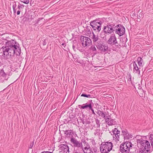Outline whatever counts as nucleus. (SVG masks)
I'll return each instance as SVG.
<instances>
[{
  "label": "nucleus",
  "mask_w": 153,
  "mask_h": 153,
  "mask_svg": "<svg viewBox=\"0 0 153 153\" xmlns=\"http://www.w3.org/2000/svg\"><path fill=\"white\" fill-rule=\"evenodd\" d=\"M6 46L3 48V54L9 56L10 59H15L19 56L21 52V48L18 42L13 39L7 41L6 43Z\"/></svg>",
  "instance_id": "f257e3e1"
},
{
  "label": "nucleus",
  "mask_w": 153,
  "mask_h": 153,
  "mask_svg": "<svg viewBox=\"0 0 153 153\" xmlns=\"http://www.w3.org/2000/svg\"><path fill=\"white\" fill-rule=\"evenodd\" d=\"M137 142L141 145L139 153H151L153 151V150L152 148L151 149L149 142L148 140L141 139L137 140Z\"/></svg>",
  "instance_id": "f03ea898"
},
{
  "label": "nucleus",
  "mask_w": 153,
  "mask_h": 153,
  "mask_svg": "<svg viewBox=\"0 0 153 153\" xmlns=\"http://www.w3.org/2000/svg\"><path fill=\"white\" fill-rule=\"evenodd\" d=\"M113 145L111 142L108 141L102 143L100 146V150L102 153H108L112 149Z\"/></svg>",
  "instance_id": "7ed1b4c3"
},
{
  "label": "nucleus",
  "mask_w": 153,
  "mask_h": 153,
  "mask_svg": "<svg viewBox=\"0 0 153 153\" xmlns=\"http://www.w3.org/2000/svg\"><path fill=\"white\" fill-rule=\"evenodd\" d=\"M131 142L126 141L121 143L120 146L119 151L121 153H128L130 148L133 146Z\"/></svg>",
  "instance_id": "20e7f679"
},
{
  "label": "nucleus",
  "mask_w": 153,
  "mask_h": 153,
  "mask_svg": "<svg viewBox=\"0 0 153 153\" xmlns=\"http://www.w3.org/2000/svg\"><path fill=\"white\" fill-rule=\"evenodd\" d=\"M102 23L101 20L96 19L91 21L90 23V25L94 31L99 33L101 30V25Z\"/></svg>",
  "instance_id": "39448f33"
},
{
  "label": "nucleus",
  "mask_w": 153,
  "mask_h": 153,
  "mask_svg": "<svg viewBox=\"0 0 153 153\" xmlns=\"http://www.w3.org/2000/svg\"><path fill=\"white\" fill-rule=\"evenodd\" d=\"M115 25L114 23L111 24L108 23L104 26L103 31L106 34H111L114 33L115 30Z\"/></svg>",
  "instance_id": "423d86ee"
},
{
  "label": "nucleus",
  "mask_w": 153,
  "mask_h": 153,
  "mask_svg": "<svg viewBox=\"0 0 153 153\" xmlns=\"http://www.w3.org/2000/svg\"><path fill=\"white\" fill-rule=\"evenodd\" d=\"M103 43L101 39H100L95 43V45L98 49L99 50L102 52H105L108 50V47L106 44L103 45Z\"/></svg>",
  "instance_id": "0eeeda50"
},
{
  "label": "nucleus",
  "mask_w": 153,
  "mask_h": 153,
  "mask_svg": "<svg viewBox=\"0 0 153 153\" xmlns=\"http://www.w3.org/2000/svg\"><path fill=\"white\" fill-rule=\"evenodd\" d=\"M116 27L114 31L115 33L121 36L123 35L125 33V27L121 24H118L115 26Z\"/></svg>",
  "instance_id": "6e6552de"
},
{
  "label": "nucleus",
  "mask_w": 153,
  "mask_h": 153,
  "mask_svg": "<svg viewBox=\"0 0 153 153\" xmlns=\"http://www.w3.org/2000/svg\"><path fill=\"white\" fill-rule=\"evenodd\" d=\"M107 42L110 45H115L117 48L118 47L119 44L117 41V38L114 34H112L111 35L109 38L107 40Z\"/></svg>",
  "instance_id": "1a4fd4ad"
},
{
  "label": "nucleus",
  "mask_w": 153,
  "mask_h": 153,
  "mask_svg": "<svg viewBox=\"0 0 153 153\" xmlns=\"http://www.w3.org/2000/svg\"><path fill=\"white\" fill-rule=\"evenodd\" d=\"M80 40L84 47L89 45L92 42L91 39L88 37L81 36Z\"/></svg>",
  "instance_id": "9d476101"
},
{
  "label": "nucleus",
  "mask_w": 153,
  "mask_h": 153,
  "mask_svg": "<svg viewBox=\"0 0 153 153\" xmlns=\"http://www.w3.org/2000/svg\"><path fill=\"white\" fill-rule=\"evenodd\" d=\"M10 73H5L3 69H1L0 71V82H3L5 80H7L10 75Z\"/></svg>",
  "instance_id": "9b49d317"
},
{
  "label": "nucleus",
  "mask_w": 153,
  "mask_h": 153,
  "mask_svg": "<svg viewBox=\"0 0 153 153\" xmlns=\"http://www.w3.org/2000/svg\"><path fill=\"white\" fill-rule=\"evenodd\" d=\"M89 103L87 102L82 105H79V108L82 109L88 108V110H89L90 108L94 106V104L92 102V100H89Z\"/></svg>",
  "instance_id": "f8f14e48"
},
{
  "label": "nucleus",
  "mask_w": 153,
  "mask_h": 153,
  "mask_svg": "<svg viewBox=\"0 0 153 153\" xmlns=\"http://www.w3.org/2000/svg\"><path fill=\"white\" fill-rule=\"evenodd\" d=\"M71 142L72 143L74 147H76L78 148L82 147V143L79 142L77 141V140L75 138H71L70 140Z\"/></svg>",
  "instance_id": "ddd939ff"
},
{
  "label": "nucleus",
  "mask_w": 153,
  "mask_h": 153,
  "mask_svg": "<svg viewBox=\"0 0 153 153\" xmlns=\"http://www.w3.org/2000/svg\"><path fill=\"white\" fill-rule=\"evenodd\" d=\"M122 131L123 133L124 140H128L132 138V135L131 134H129L128 133L127 130H122Z\"/></svg>",
  "instance_id": "4468645a"
},
{
  "label": "nucleus",
  "mask_w": 153,
  "mask_h": 153,
  "mask_svg": "<svg viewBox=\"0 0 153 153\" xmlns=\"http://www.w3.org/2000/svg\"><path fill=\"white\" fill-rule=\"evenodd\" d=\"M64 134H65V136L67 138H74L73 137V135L74 134V132L73 130H67L65 131H63Z\"/></svg>",
  "instance_id": "2eb2a0df"
},
{
  "label": "nucleus",
  "mask_w": 153,
  "mask_h": 153,
  "mask_svg": "<svg viewBox=\"0 0 153 153\" xmlns=\"http://www.w3.org/2000/svg\"><path fill=\"white\" fill-rule=\"evenodd\" d=\"M60 146V149L64 152V153H69V148L67 145L61 144Z\"/></svg>",
  "instance_id": "dca6fc26"
},
{
  "label": "nucleus",
  "mask_w": 153,
  "mask_h": 153,
  "mask_svg": "<svg viewBox=\"0 0 153 153\" xmlns=\"http://www.w3.org/2000/svg\"><path fill=\"white\" fill-rule=\"evenodd\" d=\"M97 113L99 116H100L103 118H104L105 120L108 119V116H106V112L99 110H97Z\"/></svg>",
  "instance_id": "f3484780"
},
{
  "label": "nucleus",
  "mask_w": 153,
  "mask_h": 153,
  "mask_svg": "<svg viewBox=\"0 0 153 153\" xmlns=\"http://www.w3.org/2000/svg\"><path fill=\"white\" fill-rule=\"evenodd\" d=\"M110 116H109L108 117V119L105 120V121L108 126H112L116 124V122L114 119L111 118Z\"/></svg>",
  "instance_id": "a211bd4d"
},
{
  "label": "nucleus",
  "mask_w": 153,
  "mask_h": 153,
  "mask_svg": "<svg viewBox=\"0 0 153 153\" xmlns=\"http://www.w3.org/2000/svg\"><path fill=\"white\" fill-rule=\"evenodd\" d=\"M92 33L93 35L91 38L92 39L93 43L95 44L96 42L98 41L100 39L99 38L98 35H95V34L92 31Z\"/></svg>",
  "instance_id": "6ab92c4d"
},
{
  "label": "nucleus",
  "mask_w": 153,
  "mask_h": 153,
  "mask_svg": "<svg viewBox=\"0 0 153 153\" xmlns=\"http://www.w3.org/2000/svg\"><path fill=\"white\" fill-rule=\"evenodd\" d=\"M93 91H91L90 92V94H85V93H83L81 95V97H84L86 98H95L96 95H93L92 94H93Z\"/></svg>",
  "instance_id": "aec40b11"
},
{
  "label": "nucleus",
  "mask_w": 153,
  "mask_h": 153,
  "mask_svg": "<svg viewBox=\"0 0 153 153\" xmlns=\"http://www.w3.org/2000/svg\"><path fill=\"white\" fill-rule=\"evenodd\" d=\"M133 65L134 67L133 71H135L136 73L139 75L140 74L139 69L138 68L137 64L135 61H134L133 62Z\"/></svg>",
  "instance_id": "412c9836"
},
{
  "label": "nucleus",
  "mask_w": 153,
  "mask_h": 153,
  "mask_svg": "<svg viewBox=\"0 0 153 153\" xmlns=\"http://www.w3.org/2000/svg\"><path fill=\"white\" fill-rule=\"evenodd\" d=\"M80 120L83 124H89L91 123V122L89 119V117H86L83 118H81Z\"/></svg>",
  "instance_id": "4be33fe9"
},
{
  "label": "nucleus",
  "mask_w": 153,
  "mask_h": 153,
  "mask_svg": "<svg viewBox=\"0 0 153 153\" xmlns=\"http://www.w3.org/2000/svg\"><path fill=\"white\" fill-rule=\"evenodd\" d=\"M116 130L117 128H115L112 131V132L113 133V134L115 136V137H114V136H113V138H115L114 139L116 140H117L119 141L120 135L117 134V132L116 131H117Z\"/></svg>",
  "instance_id": "5701e85b"
},
{
  "label": "nucleus",
  "mask_w": 153,
  "mask_h": 153,
  "mask_svg": "<svg viewBox=\"0 0 153 153\" xmlns=\"http://www.w3.org/2000/svg\"><path fill=\"white\" fill-rule=\"evenodd\" d=\"M138 65L140 67H142L144 64L143 59L140 57H138L137 59Z\"/></svg>",
  "instance_id": "b1692460"
},
{
  "label": "nucleus",
  "mask_w": 153,
  "mask_h": 153,
  "mask_svg": "<svg viewBox=\"0 0 153 153\" xmlns=\"http://www.w3.org/2000/svg\"><path fill=\"white\" fill-rule=\"evenodd\" d=\"M84 146L85 147H84V146L82 145V149L83 151V150L85 151L86 150H90L91 148L88 143L87 142L85 144Z\"/></svg>",
  "instance_id": "393cba45"
},
{
  "label": "nucleus",
  "mask_w": 153,
  "mask_h": 153,
  "mask_svg": "<svg viewBox=\"0 0 153 153\" xmlns=\"http://www.w3.org/2000/svg\"><path fill=\"white\" fill-rule=\"evenodd\" d=\"M18 3H19V2L14 1L13 3V8L14 13H16V7L17 5L18 4Z\"/></svg>",
  "instance_id": "a878e982"
},
{
  "label": "nucleus",
  "mask_w": 153,
  "mask_h": 153,
  "mask_svg": "<svg viewBox=\"0 0 153 153\" xmlns=\"http://www.w3.org/2000/svg\"><path fill=\"white\" fill-rule=\"evenodd\" d=\"M149 139L150 143L152 148L153 150V134H150L149 135Z\"/></svg>",
  "instance_id": "bb28decb"
},
{
  "label": "nucleus",
  "mask_w": 153,
  "mask_h": 153,
  "mask_svg": "<svg viewBox=\"0 0 153 153\" xmlns=\"http://www.w3.org/2000/svg\"><path fill=\"white\" fill-rule=\"evenodd\" d=\"M95 120L97 128H99L100 126V120L97 118H95Z\"/></svg>",
  "instance_id": "cd10ccee"
},
{
  "label": "nucleus",
  "mask_w": 153,
  "mask_h": 153,
  "mask_svg": "<svg viewBox=\"0 0 153 153\" xmlns=\"http://www.w3.org/2000/svg\"><path fill=\"white\" fill-rule=\"evenodd\" d=\"M74 61L76 62H77L81 64H83V61L82 60H81L79 58H76L74 60Z\"/></svg>",
  "instance_id": "c85d7f7f"
},
{
  "label": "nucleus",
  "mask_w": 153,
  "mask_h": 153,
  "mask_svg": "<svg viewBox=\"0 0 153 153\" xmlns=\"http://www.w3.org/2000/svg\"><path fill=\"white\" fill-rule=\"evenodd\" d=\"M24 7V5L23 4H22L20 3H18V8L19 9H20V10H21L23 9Z\"/></svg>",
  "instance_id": "c756f323"
},
{
  "label": "nucleus",
  "mask_w": 153,
  "mask_h": 153,
  "mask_svg": "<svg viewBox=\"0 0 153 153\" xmlns=\"http://www.w3.org/2000/svg\"><path fill=\"white\" fill-rule=\"evenodd\" d=\"M90 49L93 51H97V49L95 46L94 45H92L90 48Z\"/></svg>",
  "instance_id": "7c9ffc66"
},
{
  "label": "nucleus",
  "mask_w": 153,
  "mask_h": 153,
  "mask_svg": "<svg viewBox=\"0 0 153 153\" xmlns=\"http://www.w3.org/2000/svg\"><path fill=\"white\" fill-rule=\"evenodd\" d=\"M83 152L84 153H93L91 149H90V150H86L85 151L84 150H83Z\"/></svg>",
  "instance_id": "2f4dec72"
},
{
  "label": "nucleus",
  "mask_w": 153,
  "mask_h": 153,
  "mask_svg": "<svg viewBox=\"0 0 153 153\" xmlns=\"http://www.w3.org/2000/svg\"><path fill=\"white\" fill-rule=\"evenodd\" d=\"M21 1L25 4H28L29 2V0H20Z\"/></svg>",
  "instance_id": "473e14b6"
},
{
  "label": "nucleus",
  "mask_w": 153,
  "mask_h": 153,
  "mask_svg": "<svg viewBox=\"0 0 153 153\" xmlns=\"http://www.w3.org/2000/svg\"><path fill=\"white\" fill-rule=\"evenodd\" d=\"M87 32V34L86 35L88 36H90V35L91 34V32L90 30H88L86 31Z\"/></svg>",
  "instance_id": "72a5a7b5"
},
{
  "label": "nucleus",
  "mask_w": 153,
  "mask_h": 153,
  "mask_svg": "<svg viewBox=\"0 0 153 153\" xmlns=\"http://www.w3.org/2000/svg\"><path fill=\"white\" fill-rule=\"evenodd\" d=\"M34 144V141H32V142H31L30 143L29 146V148L30 149H31L32 147L33 146Z\"/></svg>",
  "instance_id": "f704fd0d"
},
{
  "label": "nucleus",
  "mask_w": 153,
  "mask_h": 153,
  "mask_svg": "<svg viewBox=\"0 0 153 153\" xmlns=\"http://www.w3.org/2000/svg\"><path fill=\"white\" fill-rule=\"evenodd\" d=\"M89 110H91L92 111V114H94V115H96L93 108V107H92L91 108H90V109Z\"/></svg>",
  "instance_id": "c9c22d12"
},
{
  "label": "nucleus",
  "mask_w": 153,
  "mask_h": 153,
  "mask_svg": "<svg viewBox=\"0 0 153 153\" xmlns=\"http://www.w3.org/2000/svg\"><path fill=\"white\" fill-rule=\"evenodd\" d=\"M28 19L26 17L24 16L22 19V20L24 22L27 21Z\"/></svg>",
  "instance_id": "e433bc0d"
},
{
  "label": "nucleus",
  "mask_w": 153,
  "mask_h": 153,
  "mask_svg": "<svg viewBox=\"0 0 153 153\" xmlns=\"http://www.w3.org/2000/svg\"><path fill=\"white\" fill-rule=\"evenodd\" d=\"M81 143H83L85 144L87 143V142H86L84 139H82Z\"/></svg>",
  "instance_id": "4c0bfd02"
},
{
  "label": "nucleus",
  "mask_w": 153,
  "mask_h": 153,
  "mask_svg": "<svg viewBox=\"0 0 153 153\" xmlns=\"http://www.w3.org/2000/svg\"><path fill=\"white\" fill-rule=\"evenodd\" d=\"M43 19V18H39L37 20L36 22V24H38L39 23V22L41 20Z\"/></svg>",
  "instance_id": "58836bf2"
},
{
  "label": "nucleus",
  "mask_w": 153,
  "mask_h": 153,
  "mask_svg": "<svg viewBox=\"0 0 153 153\" xmlns=\"http://www.w3.org/2000/svg\"><path fill=\"white\" fill-rule=\"evenodd\" d=\"M42 41H43V42H42L43 45L44 46L46 45L47 42L45 41V40L44 39V40L43 41L42 40Z\"/></svg>",
  "instance_id": "ea45409f"
},
{
  "label": "nucleus",
  "mask_w": 153,
  "mask_h": 153,
  "mask_svg": "<svg viewBox=\"0 0 153 153\" xmlns=\"http://www.w3.org/2000/svg\"><path fill=\"white\" fill-rule=\"evenodd\" d=\"M97 148H94L93 149V150L95 153H96L97 152Z\"/></svg>",
  "instance_id": "a19ab883"
},
{
  "label": "nucleus",
  "mask_w": 153,
  "mask_h": 153,
  "mask_svg": "<svg viewBox=\"0 0 153 153\" xmlns=\"http://www.w3.org/2000/svg\"><path fill=\"white\" fill-rule=\"evenodd\" d=\"M21 11V10H18L17 11V12H16V13H17V15H18L20 14V12Z\"/></svg>",
  "instance_id": "79ce46f5"
},
{
  "label": "nucleus",
  "mask_w": 153,
  "mask_h": 153,
  "mask_svg": "<svg viewBox=\"0 0 153 153\" xmlns=\"http://www.w3.org/2000/svg\"><path fill=\"white\" fill-rule=\"evenodd\" d=\"M117 131H116L117 132V134L118 135H120V131L118 130L117 128V130H116Z\"/></svg>",
  "instance_id": "37998d69"
},
{
  "label": "nucleus",
  "mask_w": 153,
  "mask_h": 153,
  "mask_svg": "<svg viewBox=\"0 0 153 153\" xmlns=\"http://www.w3.org/2000/svg\"><path fill=\"white\" fill-rule=\"evenodd\" d=\"M86 28L87 30H90L91 27L90 26H87L86 27Z\"/></svg>",
  "instance_id": "c03bdc74"
},
{
  "label": "nucleus",
  "mask_w": 153,
  "mask_h": 153,
  "mask_svg": "<svg viewBox=\"0 0 153 153\" xmlns=\"http://www.w3.org/2000/svg\"><path fill=\"white\" fill-rule=\"evenodd\" d=\"M138 85V88L139 89H140L142 88V87H141V86L140 85V84H139Z\"/></svg>",
  "instance_id": "a18cd8bd"
},
{
  "label": "nucleus",
  "mask_w": 153,
  "mask_h": 153,
  "mask_svg": "<svg viewBox=\"0 0 153 153\" xmlns=\"http://www.w3.org/2000/svg\"><path fill=\"white\" fill-rule=\"evenodd\" d=\"M62 45L65 47L66 46V43L65 42L63 43H62Z\"/></svg>",
  "instance_id": "49530a36"
},
{
  "label": "nucleus",
  "mask_w": 153,
  "mask_h": 153,
  "mask_svg": "<svg viewBox=\"0 0 153 153\" xmlns=\"http://www.w3.org/2000/svg\"><path fill=\"white\" fill-rule=\"evenodd\" d=\"M137 18H138V19H140L142 17L141 16H140V15H139V16H138V14H137Z\"/></svg>",
  "instance_id": "de8ad7c7"
},
{
  "label": "nucleus",
  "mask_w": 153,
  "mask_h": 153,
  "mask_svg": "<svg viewBox=\"0 0 153 153\" xmlns=\"http://www.w3.org/2000/svg\"><path fill=\"white\" fill-rule=\"evenodd\" d=\"M72 47H73V50L75 51V46L74 45H73V46H72Z\"/></svg>",
  "instance_id": "09e8293b"
},
{
  "label": "nucleus",
  "mask_w": 153,
  "mask_h": 153,
  "mask_svg": "<svg viewBox=\"0 0 153 153\" xmlns=\"http://www.w3.org/2000/svg\"><path fill=\"white\" fill-rule=\"evenodd\" d=\"M73 153H81V152H79L75 151V152H73Z\"/></svg>",
  "instance_id": "8fccbe9b"
},
{
  "label": "nucleus",
  "mask_w": 153,
  "mask_h": 153,
  "mask_svg": "<svg viewBox=\"0 0 153 153\" xmlns=\"http://www.w3.org/2000/svg\"><path fill=\"white\" fill-rule=\"evenodd\" d=\"M82 117L81 118H80V119L81 118H85L86 117H85V115H84V114H82Z\"/></svg>",
  "instance_id": "3c124183"
},
{
  "label": "nucleus",
  "mask_w": 153,
  "mask_h": 153,
  "mask_svg": "<svg viewBox=\"0 0 153 153\" xmlns=\"http://www.w3.org/2000/svg\"><path fill=\"white\" fill-rule=\"evenodd\" d=\"M99 129H96V133H98L99 131Z\"/></svg>",
  "instance_id": "603ef678"
},
{
  "label": "nucleus",
  "mask_w": 153,
  "mask_h": 153,
  "mask_svg": "<svg viewBox=\"0 0 153 153\" xmlns=\"http://www.w3.org/2000/svg\"><path fill=\"white\" fill-rule=\"evenodd\" d=\"M74 117V115H71V117H70V118H73Z\"/></svg>",
  "instance_id": "864d4df0"
},
{
  "label": "nucleus",
  "mask_w": 153,
  "mask_h": 153,
  "mask_svg": "<svg viewBox=\"0 0 153 153\" xmlns=\"http://www.w3.org/2000/svg\"><path fill=\"white\" fill-rule=\"evenodd\" d=\"M46 152V151H43V152H41V153H45Z\"/></svg>",
  "instance_id": "5fc2aeb1"
},
{
  "label": "nucleus",
  "mask_w": 153,
  "mask_h": 153,
  "mask_svg": "<svg viewBox=\"0 0 153 153\" xmlns=\"http://www.w3.org/2000/svg\"><path fill=\"white\" fill-rule=\"evenodd\" d=\"M32 0H31L30 1V4H31V3H32Z\"/></svg>",
  "instance_id": "6e6d98bb"
},
{
  "label": "nucleus",
  "mask_w": 153,
  "mask_h": 153,
  "mask_svg": "<svg viewBox=\"0 0 153 153\" xmlns=\"http://www.w3.org/2000/svg\"><path fill=\"white\" fill-rule=\"evenodd\" d=\"M103 129V130H105V129H106V128H103V129Z\"/></svg>",
  "instance_id": "4d7b16f0"
},
{
  "label": "nucleus",
  "mask_w": 153,
  "mask_h": 153,
  "mask_svg": "<svg viewBox=\"0 0 153 153\" xmlns=\"http://www.w3.org/2000/svg\"><path fill=\"white\" fill-rule=\"evenodd\" d=\"M112 151H115V149H112Z\"/></svg>",
  "instance_id": "13d9d810"
},
{
  "label": "nucleus",
  "mask_w": 153,
  "mask_h": 153,
  "mask_svg": "<svg viewBox=\"0 0 153 153\" xmlns=\"http://www.w3.org/2000/svg\"><path fill=\"white\" fill-rule=\"evenodd\" d=\"M97 133H96V132H95V133H94V134H95H95H97Z\"/></svg>",
  "instance_id": "bf43d9fd"
},
{
  "label": "nucleus",
  "mask_w": 153,
  "mask_h": 153,
  "mask_svg": "<svg viewBox=\"0 0 153 153\" xmlns=\"http://www.w3.org/2000/svg\"><path fill=\"white\" fill-rule=\"evenodd\" d=\"M60 132H59V134H60Z\"/></svg>",
  "instance_id": "052dcab7"
}]
</instances>
